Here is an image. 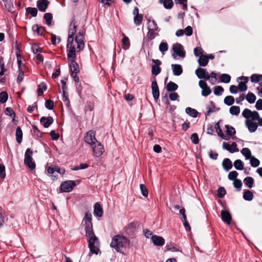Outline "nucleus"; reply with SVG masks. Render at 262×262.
Wrapping results in <instances>:
<instances>
[{"label":"nucleus","mask_w":262,"mask_h":262,"mask_svg":"<svg viewBox=\"0 0 262 262\" xmlns=\"http://www.w3.org/2000/svg\"><path fill=\"white\" fill-rule=\"evenodd\" d=\"M261 75H258L256 74H254L251 75L250 77L251 81L253 83H260L261 81V78L260 77Z\"/></svg>","instance_id":"nucleus-47"},{"label":"nucleus","mask_w":262,"mask_h":262,"mask_svg":"<svg viewBox=\"0 0 262 262\" xmlns=\"http://www.w3.org/2000/svg\"><path fill=\"white\" fill-rule=\"evenodd\" d=\"M47 86L43 82L41 83L39 85L37 89V94L39 96H41L43 94V91L47 90Z\"/></svg>","instance_id":"nucleus-42"},{"label":"nucleus","mask_w":262,"mask_h":262,"mask_svg":"<svg viewBox=\"0 0 262 262\" xmlns=\"http://www.w3.org/2000/svg\"><path fill=\"white\" fill-rule=\"evenodd\" d=\"M151 90L152 96L154 99L155 100L158 99L160 96V93L157 82L155 79L152 81Z\"/></svg>","instance_id":"nucleus-12"},{"label":"nucleus","mask_w":262,"mask_h":262,"mask_svg":"<svg viewBox=\"0 0 262 262\" xmlns=\"http://www.w3.org/2000/svg\"><path fill=\"white\" fill-rule=\"evenodd\" d=\"M129 242L127 238L118 234L113 236L110 246L118 252L122 253L123 249L126 247Z\"/></svg>","instance_id":"nucleus-2"},{"label":"nucleus","mask_w":262,"mask_h":262,"mask_svg":"<svg viewBox=\"0 0 262 262\" xmlns=\"http://www.w3.org/2000/svg\"><path fill=\"white\" fill-rule=\"evenodd\" d=\"M53 118L51 116H49L47 117H42L40 119V123H43V126L45 128L49 127L50 126V125L53 123Z\"/></svg>","instance_id":"nucleus-17"},{"label":"nucleus","mask_w":262,"mask_h":262,"mask_svg":"<svg viewBox=\"0 0 262 262\" xmlns=\"http://www.w3.org/2000/svg\"><path fill=\"white\" fill-rule=\"evenodd\" d=\"M93 149L94 155L97 157H100L104 151L103 146L99 141H97L94 145H91Z\"/></svg>","instance_id":"nucleus-6"},{"label":"nucleus","mask_w":262,"mask_h":262,"mask_svg":"<svg viewBox=\"0 0 262 262\" xmlns=\"http://www.w3.org/2000/svg\"><path fill=\"white\" fill-rule=\"evenodd\" d=\"M15 135L17 142L18 143H20L22 141L23 132L19 126H18L16 128Z\"/></svg>","instance_id":"nucleus-29"},{"label":"nucleus","mask_w":262,"mask_h":262,"mask_svg":"<svg viewBox=\"0 0 262 262\" xmlns=\"http://www.w3.org/2000/svg\"><path fill=\"white\" fill-rule=\"evenodd\" d=\"M229 112L232 115H238L240 113V108L238 106H232L229 109Z\"/></svg>","instance_id":"nucleus-44"},{"label":"nucleus","mask_w":262,"mask_h":262,"mask_svg":"<svg viewBox=\"0 0 262 262\" xmlns=\"http://www.w3.org/2000/svg\"><path fill=\"white\" fill-rule=\"evenodd\" d=\"M45 107L49 110H52L54 107V102L51 100H46L45 102Z\"/></svg>","instance_id":"nucleus-59"},{"label":"nucleus","mask_w":262,"mask_h":262,"mask_svg":"<svg viewBox=\"0 0 262 262\" xmlns=\"http://www.w3.org/2000/svg\"><path fill=\"white\" fill-rule=\"evenodd\" d=\"M223 148L228 151H229L231 153H233L235 152L238 151V149L237 148H231V145L226 142H224L223 144Z\"/></svg>","instance_id":"nucleus-39"},{"label":"nucleus","mask_w":262,"mask_h":262,"mask_svg":"<svg viewBox=\"0 0 262 262\" xmlns=\"http://www.w3.org/2000/svg\"><path fill=\"white\" fill-rule=\"evenodd\" d=\"M191 140L194 144H198L199 142V136L196 133H193L190 137Z\"/></svg>","instance_id":"nucleus-61"},{"label":"nucleus","mask_w":262,"mask_h":262,"mask_svg":"<svg viewBox=\"0 0 262 262\" xmlns=\"http://www.w3.org/2000/svg\"><path fill=\"white\" fill-rule=\"evenodd\" d=\"M225 128L226 129V133L228 136L231 137L235 134L236 130L233 127L229 125H225Z\"/></svg>","instance_id":"nucleus-35"},{"label":"nucleus","mask_w":262,"mask_h":262,"mask_svg":"<svg viewBox=\"0 0 262 262\" xmlns=\"http://www.w3.org/2000/svg\"><path fill=\"white\" fill-rule=\"evenodd\" d=\"M251 114L252 111L251 110L248 108H245L242 113V115L247 120L250 119Z\"/></svg>","instance_id":"nucleus-55"},{"label":"nucleus","mask_w":262,"mask_h":262,"mask_svg":"<svg viewBox=\"0 0 262 262\" xmlns=\"http://www.w3.org/2000/svg\"><path fill=\"white\" fill-rule=\"evenodd\" d=\"M246 99L247 100V101L249 103H253L255 101V100H256V96H255V95L251 93V92H249L246 96Z\"/></svg>","instance_id":"nucleus-45"},{"label":"nucleus","mask_w":262,"mask_h":262,"mask_svg":"<svg viewBox=\"0 0 262 262\" xmlns=\"http://www.w3.org/2000/svg\"><path fill=\"white\" fill-rule=\"evenodd\" d=\"M148 24L149 26L148 27V29L157 30V32L160 31V29L159 28L156 22L154 20H149Z\"/></svg>","instance_id":"nucleus-40"},{"label":"nucleus","mask_w":262,"mask_h":262,"mask_svg":"<svg viewBox=\"0 0 262 262\" xmlns=\"http://www.w3.org/2000/svg\"><path fill=\"white\" fill-rule=\"evenodd\" d=\"M92 220V215L91 213L87 212L85 213L81 225L84 227L85 236L89 243V248L91 253L98 254L99 251L98 248L99 242L94 232Z\"/></svg>","instance_id":"nucleus-1"},{"label":"nucleus","mask_w":262,"mask_h":262,"mask_svg":"<svg viewBox=\"0 0 262 262\" xmlns=\"http://www.w3.org/2000/svg\"><path fill=\"white\" fill-rule=\"evenodd\" d=\"M173 74L175 76H179L183 72L182 67L180 64H172L171 65Z\"/></svg>","instance_id":"nucleus-21"},{"label":"nucleus","mask_w":262,"mask_h":262,"mask_svg":"<svg viewBox=\"0 0 262 262\" xmlns=\"http://www.w3.org/2000/svg\"><path fill=\"white\" fill-rule=\"evenodd\" d=\"M185 112L187 115L193 118L196 117L198 115V112L196 110L190 107H188L185 109Z\"/></svg>","instance_id":"nucleus-27"},{"label":"nucleus","mask_w":262,"mask_h":262,"mask_svg":"<svg viewBox=\"0 0 262 262\" xmlns=\"http://www.w3.org/2000/svg\"><path fill=\"white\" fill-rule=\"evenodd\" d=\"M226 193V191L224 187H220L217 189V196L220 198H222L224 196Z\"/></svg>","instance_id":"nucleus-56"},{"label":"nucleus","mask_w":262,"mask_h":262,"mask_svg":"<svg viewBox=\"0 0 262 262\" xmlns=\"http://www.w3.org/2000/svg\"><path fill=\"white\" fill-rule=\"evenodd\" d=\"M84 141L90 145H94L97 141L95 138V133L93 130H89L84 136Z\"/></svg>","instance_id":"nucleus-7"},{"label":"nucleus","mask_w":262,"mask_h":262,"mask_svg":"<svg viewBox=\"0 0 262 262\" xmlns=\"http://www.w3.org/2000/svg\"><path fill=\"white\" fill-rule=\"evenodd\" d=\"M71 63L70 64L71 75L74 74H78L79 72V68L78 64L76 62L75 60H70Z\"/></svg>","instance_id":"nucleus-20"},{"label":"nucleus","mask_w":262,"mask_h":262,"mask_svg":"<svg viewBox=\"0 0 262 262\" xmlns=\"http://www.w3.org/2000/svg\"><path fill=\"white\" fill-rule=\"evenodd\" d=\"M168 45L166 42H161L159 45V49L160 52L164 53L168 50Z\"/></svg>","instance_id":"nucleus-51"},{"label":"nucleus","mask_w":262,"mask_h":262,"mask_svg":"<svg viewBox=\"0 0 262 262\" xmlns=\"http://www.w3.org/2000/svg\"><path fill=\"white\" fill-rule=\"evenodd\" d=\"M245 124L250 133L255 132L258 127V124L252 121V120H250V119L246 120Z\"/></svg>","instance_id":"nucleus-15"},{"label":"nucleus","mask_w":262,"mask_h":262,"mask_svg":"<svg viewBox=\"0 0 262 262\" xmlns=\"http://www.w3.org/2000/svg\"><path fill=\"white\" fill-rule=\"evenodd\" d=\"M151 239L155 246H162L165 244V239L164 238L157 235H152Z\"/></svg>","instance_id":"nucleus-14"},{"label":"nucleus","mask_w":262,"mask_h":262,"mask_svg":"<svg viewBox=\"0 0 262 262\" xmlns=\"http://www.w3.org/2000/svg\"><path fill=\"white\" fill-rule=\"evenodd\" d=\"M234 166L236 170H243L244 169V163L241 160H236L234 162Z\"/></svg>","instance_id":"nucleus-37"},{"label":"nucleus","mask_w":262,"mask_h":262,"mask_svg":"<svg viewBox=\"0 0 262 262\" xmlns=\"http://www.w3.org/2000/svg\"><path fill=\"white\" fill-rule=\"evenodd\" d=\"M233 185L234 187L240 190L242 186V181L239 179L234 180V181H233Z\"/></svg>","instance_id":"nucleus-63"},{"label":"nucleus","mask_w":262,"mask_h":262,"mask_svg":"<svg viewBox=\"0 0 262 262\" xmlns=\"http://www.w3.org/2000/svg\"><path fill=\"white\" fill-rule=\"evenodd\" d=\"M43 17L46 20V24L47 26H50L52 25L53 15L51 13H45Z\"/></svg>","instance_id":"nucleus-32"},{"label":"nucleus","mask_w":262,"mask_h":262,"mask_svg":"<svg viewBox=\"0 0 262 262\" xmlns=\"http://www.w3.org/2000/svg\"><path fill=\"white\" fill-rule=\"evenodd\" d=\"M166 248L167 251H171L172 252H177L180 251L179 248L175 247L173 244L171 243L170 244H167Z\"/></svg>","instance_id":"nucleus-53"},{"label":"nucleus","mask_w":262,"mask_h":262,"mask_svg":"<svg viewBox=\"0 0 262 262\" xmlns=\"http://www.w3.org/2000/svg\"><path fill=\"white\" fill-rule=\"evenodd\" d=\"M222 166L226 171H228L232 167V164L231 161L228 158L224 159L222 162Z\"/></svg>","instance_id":"nucleus-23"},{"label":"nucleus","mask_w":262,"mask_h":262,"mask_svg":"<svg viewBox=\"0 0 262 262\" xmlns=\"http://www.w3.org/2000/svg\"><path fill=\"white\" fill-rule=\"evenodd\" d=\"M159 2L163 4L164 8L167 9L172 8L173 5L172 0H159Z\"/></svg>","instance_id":"nucleus-31"},{"label":"nucleus","mask_w":262,"mask_h":262,"mask_svg":"<svg viewBox=\"0 0 262 262\" xmlns=\"http://www.w3.org/2000/svg\"><path fill=\"white\" fill-rule=\"evenodd\" d=\"M8 94L6 92H2L0 93V102L4 103L8 100Z\"/></svg>","instance_id":"nucleus-52"},{"label":"nucleus","mask_w":262,"mask_h":262,"mask_svg":"<svg viewBox=\"0 0 262 262\" xmlns=\"http://www.w3.org/2000/svg\"><path fill=\"white\" fill-rule=\"evenodd\" d=\"M172 51L175 54L181 58L185 57V51L183 46L180 43H176L172 46Z\"/></svg>","instance_id":"nucleus-5"},{"label":"nucleus","mask_w":262,"mask_h":262,"mask_svg":"<svg viewBox=\"0 0 262 262\" xmlns=\"http://www.w3.org/2000/svg\"><path fill=\"white\" fill-rule=\"evenodd\" d=\"M152 40L149 38L144 37L143 39L142 47L150 49L153 45V42L151 41Z\"/></svg>","instance_id":"nucleus-24"},{"label":"nucleus","mask_w":262,"mask_h":262,"mask_svg":"<svg viewBox=\"0 0 262 262\" xmlns=\"http://www.w3.org/2000/svg\"><path fill=\"white\" fill-rule=\"evenodd\" d=\"M195 73L199 79H204L206 80H209L210 79L209 73L203 68H198L195 71Z\"/></svg>","instance_id":"nucleus-9"},{"label":"nucleus","mask_w":262,"mask_h":262,"mask_svg":"<svg viewBox=\"0 0 262 262\" xmlns=\"http://www.w3.org/2000/svg\"><path fill=\"white\" fill-rule=\"evenodd\" d=\"M75 41L77 44V50L78 51L83 50L84 48V36L82 32H79L76 36Z\"/></svg>","instance_id":"nucleus-8"},{"label":"nucleus","mask_w":262,"mask_h":262,"mask_svg":"<svg viewBox=\"0 0 262 262\" xmlns=\"http://www.w3.org/2000/svg\"><path fill=\"white\" fill-rule=\"evenodd\" d=\"M223 92L224 89L221 86H216L213 88L214 94L216 96H221Z\"/></svg>","instance_id":"nucleus-48"},{"label":"nucleus","mask_w":262,"mask_h":262,"mask_svg":"<svg viewBox=\"0 0 262 262\" xmlns=\"http://www.w3.org/2000/svg\"><path fill=\"white\" fill-rule=\"evenodd\" d=\"M224 103L228 106L232 105L234 102V98L233 96H226L224 100Z\"/></svg>","instance_id":"nucleus-43"},{"label":"nucleus","mask_w":262,"mask_h":262,"mask_svg":"<svg viewBox=\"0 0 262 262\" xmlns=\"http://www.w3.org/2000/svg\"><path fill=\"white\" fill-rule=\"evenodd\" d=\"M206 108L207 111L205 113L206 118H207V116H209L211 113L219 110V108H216L215 103L213 101H210V104L207 106Z\"/></svg>","instance_id":"nucleus-19"},{"label":"nucleus","mask_w":262,"mask_h":262,"mask_svg":"<svg viewBox=\"0 0 262 262\" xmlns=\"http://www.w3.org/2000/svg\"><path fill=\"white\" fill-rule=\"evenodd\" d=\"M253 194L251 191L249 190H245L244 191L243 194V198L245 200L247 201H251L253 200Z\"/></svg>","instance_id":"nucleus-28"},{"label":"nucleus","mask_w":262,"mask_h":262,"mask_svg":"<svg viewBox=\"0 0 262 262\" xmlns=\"http://www.w3.org/2000/svg\"><path fill=\"white\" fill-rule=\"evenodd\" d=\"M238 176V173L236 171H232L229 173L228 178L230 180H233L237 179L236 177Z\"/></svg>","instance_id":"nucleus-60"},{"label":"nucleus","mask_w":262,"mask_h":262,"mask_svg":"<svg viewBox=\"0 0 262 262\" xmlns=\"http://www.w3.org/2000/svg\"><path fill=\"white\" fill-rule=\"evenodd\" d=\"M244 184L249 188H251L253 187L254 183V180L251 177H248L244 180Z\"/></svg>","instance_id":"nucleus-36"},{"label":"nucleus","mask_w":262,"mask_h":262,"mask_svg":"<svg viewBox=\"0 0 262 262\" xmlns=\"http://www.w3.org/2000/svg\"><path fill=\"white\" fill-rule=\"evenodd\" d=\"M194 54L196 57L203 55L204 51L201 47H196L194 49Z\"/></svg>","instance_id":"nucleus-57"},{"label":"nucleus","mask_w":262,"mask_h":262,"mask_svg":"<svg viewBox=\"0 0 262 262\" xmlns=\"http://www.w3.org/2000/svg\"><path fill=\"white\" fill-rule=\"evenodd\" d=\"M221 214L222 221L226 223L227 225H230L231 224L232 217L229 211L226 210H222L221 211Z\"/></svg>","instance_id":"nucleus-16"},{"label":"nucleus","mask_w":262,"mask_h":262,"mask_svg":"<svg viewBox=\"0 0 262 262\" xmlns=\"http://www.w3.org/2000/svg\"><path fill=\"white\" fill-rule=\"evenodd\" d=\"M68 49L67 58L69 60H75L76 58V49L74 45L67 47Z\"/></svg>","instance_id":"nucleus-13"},{"label":"nucleus","mask_w":262,"mask_h":262,"mask_svg":"<svg viewBox=\"0 0 262 262\" xmlns=\"http://www.w3.org/2000/svg\"><path fill=\"white\" fill-rule=\"evenodd\" d=\"M26 12L31 14L32 17H36L37 15L38 11L36 8L27 7L26 8Z\"/></svg>","instance_id":"nucleus-38"},{"label":"nucleus","mask_w":262,"mask_h":262,"mask_svg":"<svg viewBox=\"0 0 262 262\" xmlns=\"http://www.w3.org/2000/svg\"><path fill=\"white\" fill-rule=\"evenodd\" d=\"M77 26L76 25V21L75 19L73 18L70 23L69 28L68 30V33L70 35H74L76 32Z\"/></svg>","instance_id":"nucleus-22"},{"label":"nucleus","mask_w":262,"mask_h":262,"mask_svg":"<svg viewBox=\"0 0 262 262\" xmlns=\"http://www.w3.org/2000/svg\"><path fill=\"white\" fill-rule=\"evenodd\" d=\"M33 151L30 148H27L25 151L24 164L31 170L35 168L36 164L32 158Z\"/></svg>","instance_id":"nucleus-3"},{"label":"nucleus","mask_w":262,"mask_h":262,"mask_svg":"<svg viewBox=\"0 0 262 262\" xmlns=\"http://www.w3.org/2000/svg\"><path fill=\"white\" fill-rule=\"evenodd\" d=\"M178 88V85L172 81L168 83L166 86V90L168 92H174Z\"/></svg>","instance_id":"nucleus-33"},{"label":"nucleus","mask_w":262,"mask_h":262,"mask_svg":"<svg viewBox=\"0 0 262 262\" xmlns=\"http://www.w3.org/2000/svg\"><path fill=\"white\" fill-rule=\"evenodd\" d=\"M123 37L122 39V42L123 46L128 48L130 46L129 40L128 38L123 34Z\"/></svg>","instance_id":"nucleus-58"},{"label":"nucleus","mask_w":262,"mask_h":262,"mask_svg":"<svg viewBox=\"0 0 262 262\" xmlns=\"http://www.w3.org/2000/svg\"><path fill=\"white\" fill-rule=\"evenodd\" d=\"M140 188L141 191V193L143 195V196L147 197L148 194V191L145 185L143 184H141L140 185Z\"/></svg>","instance_id":"nucleus-54"},{"label":"nucleus","mask_w":262,"mask_h":262,"mask_svg":"<svg viewBox=\"0 0 262 262\" xmlns=\"http://www.w3.org/2000/svg\"><path fill=\"white\" fill-rule=\"evenodd\" d=\"M159 32L153 29H148L146 37L149 38L150 39H154L156 36H159Z\"/></svg>","instance_id":"nucleus-34"},{"label":"nucleus","mask_w":262,"mask_h":262,"mask_svg":"<svg viewBox=\"0 0 262 262\" xmlns=\"http://www.w3.org/2000/svg\"><path fill=\"white\" fill-rule=\"evenodd\" d=\"M49 5V1L48 0H38L36 3V6L41 12H45Z\"/></svg>","instance_id":"nucleus-11"},{"label":"nucleus","mask_w":262,"mask_h":262,"mask_svg":"<svg viewBox=\"0 0 262 262\" xmlns=\"http://www.w3.org/2000/svg\"><path fill=\"white\" fill-rule=\"evenodd\" d=\"M211 93L210 88L208 86L205 88L202 89V95L204 97H207Z\"/></svg>","instance_id":"nucleus-62"},{"label":"nucleus","mask_w":262,"mask_h":262,"mask_svg":"<svg viewBox=\"0 0 262 262\" xmlns=\"http://www.w3.org/2000/svg\"><path fill=\"white\" fill-rule=\"evenodd\" d=\"M198 62L200 66L205 67L207 66L208 63V60L207 56L203 55L202 56H199V58L198 60Z\"/></svg>","instance_id":"nucleus-30"},{"label":"nucleus","mask_w":262,"mask_h":262,"mask_svg":"<svg viewBox=\"0 0 262 262\" xmlns=\"http://www.w3.org/2000/svg\"><path fill=\"white\" fill-rule=\"evenodd\" d=\"M241 153L245 157L246 159L250 158L251 155L250 150L248 148H244L241 150Z\"/></svg>","instance_id":"nucleus-49"},{"label":"nucleus","mask_w":262,"mask_h":262,"mask_svg":"<svg viewBox=\"0 0 262 262\" xmlns=\"http://www.w3.org/2000/svg\"><path fill=\"white\" fill-rule=\"evenodd\" d=\"M220 80L222 82L228 83L231 80V77L229 74H222L220 76Z\"/></svg>","instance_id":"nucleus-41"},{"label":"nucleus","mask_w":262,"mask_h":262,"mask_svg":"<svg viewBox=\"0 0 262 262\" xmlns=\"http://www.w3.org/2000/svg\"><path fill=\"white\" fill-rule=\"evenodd\" d=\"M250 163L251 166L253 167H257L260 164L259 160L253 156L250 157Z\"/></svg>","instance_id":"nucleus-46"},{"label":"nucleus","mask_w":262,"mask_h":262,"mask_svg":"<svg viewBox=\"0 0 262 262\" xmlns=\"http://www.w3.org/2000/svg\"><path fill=\"white\" fill-rule=\"evenodd\" d=\"M152 62L155 64L152 66L151 73L153 75L156 76L160 73L161 69L160 66L162 64V62L159 59H152Z\"/></svg>","instance_id":"nucleus-10"},{"label":"nucleus","mask_w":262,"mask_h":262,"mask_svg":"<svg viewBox=\"0 0 262 262\" xmlns=\"http://www.w3.org/2000/svg\"><path fill=\"white\" fill-rule=\"evenodd\" d=\"M216 132L219 137L222 138L223 139L226 140H228L229 138H228L226 136L223 134L222 129L220 128V124L219 122H217L215 124L214 126Z\"/></svg>","instance_id":"nucleus-25"},{"label":"nucleus","mask_w":262,"mask_h":262,"mask_svg":"<svg viewBox=\"0 0 262 262\" xmlns=\"http://www.w3.org/2000/svg\"><path fill=\"white\" fill-rule=\"evenodd\" d=\"M210 76L211 79H210V81L212 84H214L217 81V78H216V74L215 72H212L209 75Z\"/></svg>","instance_id":"nucleus-64"},{"label":"nucleus","mask_w":262,"mask_h":262,"mask_svg":"<svg viewBox=\"0 0 262 262\" xmlns=\"http://www.w3.org/2000/svg\"><path fill=\"white\" fill-rule=\"evenodd\" d=\"M32 30L34 32H36L39 35H43L45 31V28L43 27H39L37 25H34L32 26Z\"/></svg>","instance_id":"nucleus-26"},{"label":"nucleus","mask_w":262,"mask_h":262,"mask_svg":"<svg viewBox=\"0 0 262 262\" xmlns=\"http://www.w3.org/2000/svg\"><path fill=\"white\" fill-rule=\"evenodd\" d=\"M103 211L99 203L97 202L94 207V214L95 216L100 217L103 215Z\"/></svg>","instance_id":"nucleus-18"},{"label":"nucleus","mask_w":262,"mask_h":262,"mask_svg":"<svg viewBox=\"0 0 262 262\" xmlns=\"http://www.w3.org/2000/svg\"><path fill=\"white\" fill-rule=\"evenodd\" d=\"M76 186L75 181L68 180L62 182L60 185V189L62 192H68L72 191Z\"/></svg>","instance_id":"nucleus-4"},{"label":"nucleus","mask_w":262,"mask_h":262,"mask_svg":"<svg viewBox=\"0 0 262 262\" xmlns=\"http://www.w3.org/2000/svg\"><path fill=\"white\" fill-rule=\"evenodd\" d=\"M143 20V15L140 14L138 15L134 16V21L135 25L137 26H139Z\"/></svg>","instance_id":"nucleus-50"}]
</instances>
